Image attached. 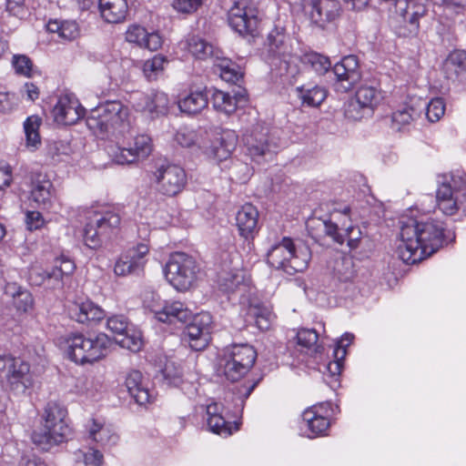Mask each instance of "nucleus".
<instances>
[{
	"label": "nucleus",
	"instance_id": "f257e3e1",
	"mask_svg": "<svg viewBox=\"0 0 466 466\" xmlns=\"http://www.w3.org/2000/svg\"><path fill=\"white\" fill-rule=\"evenodd\" d=\"M400 258L407 264H415L430 257L447 244L451 238L442 221L432 217L402 218L400 221Z\"/></svg>",
	"mask_w": 466,
	"mask_h": 466
},
{
	"label": "nucleus",
	"instance_id": "f03ea898",
	"mask_svg": "<svg viewBox=\"0 0 466 466\" xmlns=\"http://www.w3.org/2000/svg\"><path fill=\"white\" fill-rule=\"evenodd\" d=\"M269 246L267 251L268 264L283 270L289 275L303 272L309 267L311 252L306 245H295L289 237H279L277 232L270 233L267 238Z\"/></svg>",
	"mask_w": 466,
	"mask_h": 466
},
{
	"label": "nucleus",
	"instance_id": "7ed1b4c3",
	"mask_svg": "<svg viewBox=\"0 0 466 466\" xmlns=\"http://www.w3.org/2000/svg\"><path fill=\"white\" fill-rule=\"evenodd\" d=\"M86 126L97 135L125 136L130 131L129 109L120 101H106L90 110Z\"/></svg>",
	"mask_w": 466,
	"mask_h": 466
},
{
	"label": "nucleus",
	"instance_id": "20e7f679",
	"mask_svg": "<svg viewBox=\"0 0 466 466\" xmlns=\"http://www.w3.org/2000/svg\"><path fill=\"white\" fill-rule=\"evenodd\" d=\"M68 357L76 363H93L105 358L112 345L110 338L100 332L96 335L73 333L66 340Z\"/></svg>",
	"mask_w": 466,
	"mask_h": 466
},
{
	"label": "nucleus",
	"instance_id": "39448f33",
	"mask_svg": "<svg viewBox=\"0 0 466 466\" xmlns=\"http://www.w3.org/2000/svg\"><path fill=\"white\" fill-rule=\"evenodd\" d=\"M66 415L64 407L56 402H48L43 414V426L32 434L33 442L44 451L62 442L68 432Z\"/></svg>",
	"mask_w": 466,
	"mask_h": 466
},
{
	"label": "nucleus",
	"instance_id": "423d86ee",
	"mask_svg": "<svg viewBox=\"0 0 466 466\" xmlns=\"http://www.w3.org/2000/svg\"><path fill=\"white\" fill-rule=\"evenodd\" d=\"M436 202L445 216H454L460 212L466 215V177L455 174L443 176L436 191Z\"/></svg>",
	"mask_w": 466,
	"mask_h": 466
},
{
	"label": "nucleus",
	"instance_id": "0eeeda50",
	"mask_svg": "<svg viewBox=\"0 0 466 466\" xmlns=\"http://www.w3.org/2000/svg\"><path fill=\"white\" fill-rule=\"evenodd\" d=\"M238 141V137L234 130L212 127L201 134L198 146L208 158L220 162L231 156Z\"/></svg>",
	"mask_w": 466,
	"mask_h": 466
},
{
	"label": "nucleus",
	"instance_id": "6e6552de",
	"mask_svg": "<svg viewBox=\"0 0 466 466\" xmlns=\"http://www.w3.org/2000/svg\"><path fill=\"white\" fill-rule=\"evenodd\" d=\"M257 352L248 344H234L223 350L219 366L228 380L238 381L255 363Z\"/></svg>",
	"mask_w": 466,
	"mask_h": 466
},
{
	"label": "nucleus",
	"instance_id": "1a4fd4ad",
	"mask_svg": "<svg viewBox=\"0 0 466 466\" xmlns=\"http://www.w3.org/2000/svg\"><path fill=\"white\" fill-rule=\"evenodd\" d=\"M196 260L184 252L173 253L164 268L167 280L180 291L187 290L197 279Z\"/></svg>",
	"mask_w": 466,
	"mask_h": 466
},
{
	"label": "nucleus",
	"instance_id": "9d476101",
	"mask_svg": "<svg viewBox=\"0 0 466 466\" xmlns=\"http://www.w3.org/2000/svg\"><path fill=\"white\" fill-rule=\"evenodd\" d=\"M0 379L15 394L25 393L34 384L29 363L10 355L0 356Z\"/></svg>",
	"mask_w": 466,
	"mask_h": 466
},
{
	"label": "nucleus",
	"instance_id": "9b49d317",
	"mask_svg": "<svg viewBox=\"0 0 466 466\" xmlns=\"http://www.w3.org/2000/svg\"><path fill=\"white\" fill-rule=\"evenodd\" d=\"M120 225V217L112 210L95 212L88 218L83 238L86 247L96 249L101 246L103 238H109Z\"/></svg>",
	"mask_w": 466,
	"mask_h": 466
},
{
	"label": "nucleus",
	"instance_id": "f8f14e48",
	"mask_svg": "<svg viewBox=\"0 0 466 466\" xmlns=\"http://www.w3.org/2000/svg\"><path fill=\"white\" fill-rule=\"evenodd\" d=\"M243 143L247 154L258 163L271 158L277 149V145L269 137L268 128L260 123L246 129Z\"/></svg>",
	"mask_w": 466,
	"mask_h": 466
},
{
	"label": "nucleus",
	"instance_id": "ddd939ff",
	"mask_svg": "<svg viewBox=\"0 0 466 466\" xmlns=\"http://www.w3.org/2000/svg\"><path fill=\"white\" fill-rule=\"evenodd\" d=\"M381 99L382 95L378 83H364L357 89L355 99L349 103L345 115L348 118L360 120L365 112L372 113Z\"/></svg>",
	"mask_w": 466,
	"mask_h": 466
},
{
	"label": "nucleus",
	"instance_id": "4468645a",
	"mask_svg": "<svg viewBox=\"0 0 466 466\" xmlns=\"http://www.w3.org/2000/svg\"><path fill=\"white\" fill-rule=\"evenodd\" d=\"M395 9L403 18L404 25L398 34L404 37H415L420 32V20L428 15V8L422 0H396Z\"/></svg>",
	"mask_w": 466,
	"mask_h": 466
},
{
	"label": "nucleus",
	"instance_id": "2eb2a0df",
	"mask_svg": "<svg viewBox=\"0 0 466 466\" xmlns=\"http://www.w3.org/2000/svg\"><path fill=\"white\" fill-rule=\"evenodd\" d=\"M144 305L149 309L161 322H187L191 319L192 312L180 301H161L156 293L150 294V299L146 297Z\"/></svg>",
	"mask_w": 466,
	"mask_h": 466
},
{
	"label": "nucleus",
	"instance_id": "dca6fc26",
	"mask_svg": "<svg viewBox=\"0 0 466 466\" xmlns=\"http://www.w3.org/2000/svg\"><path fill=\"white\" fill-rule=\"evenodd\" d=\"M157 192L164 196L175 197L187 185V174L184 168L177 165H162L153 173Z\"/></svg>",
	"mask_w": 466,
	"mask_h": 466
},
{
	"label": "nucleus",
	"instance_id": "f3484780",
	"mask_svg": "<svg viewBox=\"0 0 466 466\" xmlns=\"http://www.w3.org/2000/svg\"><path fill=\"white\" fill-rule=\"evenodd\" d=\"M228 22L240 35H253L259 23L258 10L250 6L247 0L237 1L228 10Z\"/></svg>",
	"mask_w": 466,
	"mask_h": 466
},
{
	"label": "nucleus",
	"instance_id": "a211bd4d",
	"mask_svg": "<svg viewBox=\"0 0 466 466\" xmlns=\"http://www.w3.org/2000/svg\"><path fill=\"white\" fill-rule=\"evenodd\" d=\"M152 151L151 138L147 135H137L126 146H111L108 154L112 159L119 164L126 165L147 157Z\"/></svg>",
	"mask_w": 466,
	"mask_h": 466
},
{
	"label": "nucleus",
	"instance_id": "6ab92c4d",
	"mask_svg": "<svg viewBox=\"0 0 466 466\" xmlns=\"http://www.w3.org/2000/svg\"><path fill=\"white\" fill-rule=\"evenodd\" d=\"M148 251L147 245L144 243H139L136 247L128 248L116 261L115 274L119 277L140 274L144 270L147 261L146 256Z\"/></svg>",
	"mask_w": 466,
	"mask_h": 466
},
{
	"label": "nucleus",
	"instance_id": "aec40b11",
	"mask_svg": "<svg viewBox=\"0 0 466 466\" xmlns=\"http://www.w3.org/2000/svg\"><path fill=\"white\" fill-rule=\"evenodd\" d=\"M332 72L336 76V88L341 92H348L360 80L359 60L356 56H344L335 64Z\"/></svg>",
	"mask_w": 466,
	"mask_h": 466
},
{
	"label": "nucleus",
	"instance_id": "412c9836",
	"mask_svg": "<svg viewBox=\"0 0 466 466\" xmlns=\"http://www.w3.org/2000/svg\"><path fill=\"white\" fill-rule=\"evenodd\" d=\"M211 316L208 313H201L194 318L184 331L187 338L189 347L194 350H204L210 340Z\"/></svg>",
	"mask_w": 466,
	"mask_h": 466
},
{
	"label": "nucleus",
	"instance_id": "4be33fe9",
	"mask_svg": "<svg viewBox=\"0 0 466 466\" xmlns=\"http://www.w3.org/2000/svg\"><path fill=\"white\" fill-rule=\"evenodd\" d=\"M85 109L72 95L61 96L53 109L55 121L62 125H73L84 116Z\"/></svg>",
	"mask_w": 466,
	"mask_h": 466
},
{
	"label": "nucleus",
	"instance_id": "5701e85b",
	"mask_svg": "<svg viewBox=\"0 0 466 466\" xmlns=\"http://www.w3.org/2000/svg\"><path fill=\"white\" fill-rule=\"evenodd\" d=\"M56 199L55 188L46 177L42 173H35L31 180L30 200L42 209H49Z\"/></svg>",
	"mask_w": 466,
	"mask_h": 466
},
{
	"label": "nucleus",
	"instance_id": "b1692460",
	"mask_svg": "<svg viewBox=\"0 0 466 466\" xmlns=\"http://www.w3.org/2000/svg\"><path fill=\"white\" fill-rule=\"evenodd\" d=\"M328 402L314 405L302 414L303 427L309 431L308 437L315 438L322 435L329 427V420L327 418V411L324 410L329 406Z\"/></svg>",
	"mask_w": 466,
	"mask_h": 466
},
{
	"label": "nucleus",
	"instance_id": "393cba45",
	"mask_svg": "<svg viewBox=\"0 0 466 466\" xmlns=\"http://www.w3.org/2000/svg\"><path fill=\"white\" fill-rule=\"evenodd\" d=\"M341 6L338 0H315L311 5L310 18L313 23L325 28L340 15Z\"/></svg>",
	"mask_w": 466,
	"mask_h": 466
},
{
	"label": "nucleus",
	"instance_id": "a878e982",
	"mask_svg": "<svg viewBox=\"0 0 466 466\" xmlns=\"http://www.w3.org/2000/svg\"><path fill=\"white\" fill-rule=\"evenodd\" d=\"M85 428L88 439L96 442L101 447H111L118 441V435L112 427L98 419H89Z\"/></svg>",
	"mask_w": 466,
	"mask_h": 466
},
{
	"label": "nucleus",
	"instance_id": "bb28decb",
	"mask_svg": "<svg viewBox=\"0 0 466 466\" xmlns=\"http://www.w3.org/2000/svg\"><path fill=\"white\" fill-rule=\"evenodd\" d=\"M126 40L141 48L157 51L162 46V37L157 32L148 33L145 27L131 25L126 32Z\"/></svg>",
	"mask_w": 466,
	"mask_h": 466
},
{
	"label": "nucleus",
	"instance_id": "cd10ccee",
	"mask_svg": "<svg viewBox=\"0 0 466 466\" xmlns=\"http://www.w3.org/2000/svg\"><path fill=\"white\" fill-rule=\"evenodd\" d=\"M258 211L251 204L243 205L236 215V225L239 235L246 238H253L258 232Z\"/></svg>",
	"mask_w": 466,
	"mask_h": 466
},
{
	"label": "nucleus",
	"instance_id": "c85d7f7f",
	"mask_svg": "<svg viewBox=\"0 0 466 466\" xmlns=\"http://www.w3.org/2000/svg\"><path fill=\"white\" fill-rule=\"evenodd\" d=\"M289 36L283 28L275 27L267 37L268 56L272 59L286 61L291 55V48L288 43Z\"/></svg>",
	"mask_w": 466,
	"mask_h": 466
},
{
	"label": "nucleus",
	"instance_id": "c756f323",
	"mask_svg": "<svg viewBox=\"0 0 466 466\" xmlns=\"http://www.w3.org/2000/svg\"><path fill=\"white\" fill-rule=\"evenodd\" d=\"M69 316L72 319L87 324L91 321H99L104 319L105 311L92 301L75 303L69 308Z\"/></svg>",
	"mask_w": 466,
	"mask_h": 466
},
{
	"label": "nucleus",
	"instance_id": "7c9ffc66",
	"mask_svg": "<svg viewBox=\"0 0 466 466\" xmlns=\"http://www.w3.org/2000/svg\"><path fill=\"white\" fill-rule=\"evenodd\" d=\"M143 376L139 370L129 371L125 380V385L127 389L129 395L139 405H146L150 402L151 395L148 389L142 381Z\"/></svg>",
	"mask_w": 466,
	"mask_h": 466
},
{
	"label": "nucleus",
	"instance_id": "2f4dec72",
	"mask_svg": "<svg viewBox=\"0 0 466 466\" xmlns=\"http://www.w3.org/2000/svg\"><path fill=\"white\" fill-rule=\"evenodd\" d=\"M187 46L189 53L197 59H211L215 63L223 54L218 48L214 47L205 39L192 35L187 41Z\"/></svg>",
	"mask_w": 466,
	"mask_h": 466
},
{
	"label": "nucleus",
	"instance_id": "473e14b6",
	"mask_svg": "<svg viewBox=\"0 0 466 466\" xmlns=\"http://www.w3.org/2000/svg\"><path fill=\"white\" fill-rule=\"evenodd\" d=\"M101 16L107 23H120L125 20L128 6L127 0H98Z\"/></svg>",
	"mask_w": 466,
	"mask_h": 466
},
{
	"label": "nucleus",
	"instance_id": "72a5a7b5",
	"mask_svg": "<svg viewBox=\"0 0 466 466\" xmlns=\"http://www.w3.org/2000/svg\"><path fill=\"white\" fill-rule=\"evenodd\" d=\"M208 104V94L202 90L192 91L178 100L181 112L187 115L200 113Z\"/></svg>",
	"mask_w": 466,
	"mask_h": 466
},
{
	"label": "nucleus",
	"instance_id": "f704fd0d",
	"mask_svg": "<svg viewBox=\"0 0 466 466\" xmlns=\"http://www.w3.org/2000/svg\"><path fill=\"white\" fill-rule=\"evenodd\" d=\"M274 315L268 306L250 304L247 311V322L254 323L260 330L270 328Z\"/></svg>",
	"mask_w": 466,
	"mask_h": 466
},
{
	"label": "nucleus",
	"instance_id": "c9c22d12",
	"mask_svg": "<svg viewBox=\"0 0 466 466\" xmlns=\"http://www.w3.org/2000/svg\"><path fill=\"white\" fill-rule=\"evenodd\" d=\"M245 100L244 96L240 94L231 95L228 92L215 90L212 95L213 106L217 111L231 115L238 107V104Z\"/></svg>",
	"mask_w": 466,
	"mask_h": 466
},
{
	"label": "nucleus",
	"instance_id": "e433bc0d",
	"mask_svg": "<svg viewBox=\"0 0 466 466\" xmlns=\"http://www.w3.org/2000/svg\"><path fill=\"white\" fill-rule=\"evenodd\" d=\"M244 272L238 268L228 271L223 269L218 274V285L219 289L227 293H231L244 285Z\"/></svg>",
	"mask_w": 466,
	"mask_h": 466
},
{
	"label": "nucleus",
	"instance_id": "4c0bfd02",
	"mask_svg": "<svg viewBox=\"0 0 466 466\" xmlns=\"http://www.w3.org/2000/svg\"><path fill=\"white\" fill-rule=\"evenodd\" d=\"M420 110L413 105H404L402 107L394 111L391 115V127L397 131H400L419 116Z\"/></svg>",
	"mask_w": 466,
	"mask_h": 466
},
{
	"label": "nucleus",
	"instance_id": "58836bf2",
	"mask_svg": "<svg viewBox=\"0 0 466 466\" xmlns=\"http://www.w3.org/2000/svg\"><path fill=\"white\" fill-rule=\"evenodd\" d=\"M298 96L301 99L302 104L309 106H319L326 98V90L319 86H301L296 88Z\"/></svg>",
	"mask_w": 466,
	"mask_h": 466
},
{
	"label": "nucleus",
	"instance_id": "ea45409f",
	"mask_svg": "<svg viewBox=\"0 0 466 466\" xmlns=\"http://www.w3.org/2000/svg\"><path fill=\"white\" fill-rule=\"evenodd\" d=\"M76 266L72 259L62 256L56 259L54 268L50 269L51 277L54 279L53 289L63 286V278L70 276L75 271Z\"/></svg>",
	"mask_w": 466,
	"mask_h": 466
},
{
	"label": "nucleus",
	"instance_id": "a19ab883",
	"mask_svg": "<svg viewBox=\"0 0 466 466\" xmlns=\"http://www.w3.org/2000/svg\"><path fill=\"white\" fill-rule=\"evenodd\" d=\"M216 70L220 77L228 83H237L242 78V73L237 68V66L230 60L223 56L214 63Z\"/></svg>",
	"mask_w": 466,
	"mask_h": 466
},
{
	"label": "nucleus",
	"instance_id": "79ce46f5",
	"mask_svg": "<svg viewBox=\"0 0 466 466\" xmlns=\"http://www.w3.org/2000/svg\"><path fill=\"white\" fill-rule=\"evenodd\" d=\"M46 29L50 33H56L65 40L75 39L78 35V25L75 21L51 20L47 23Z\"/></svg>",
	"mask_w": 466,
	"mask_h": 466
},
{
	"label": "nucleus",
	"instance_id": "37998d69",
	"mask_svg": "<svg viewBox=\"0 0 466 466\" xmlns=\"http://www.w3.org/2000/svg\"><path fill=\"white\" fill-rule=\"evenodd\" d=\"M333 273L340 281H350L355 277L354 262L351 257L339 256L333 263Z\"/></svg>",
	"mask_w": 466,
	"mask_h": 466
},
{
	"label": "nucleus",
	"instance_id": "c03bdc74",
	"mask_svg": "<svg viewBox=\"0 0 466 466\" xmlns=\"http://www.w3.org/2000/svg\"><path fill=\"white\" fill-rule=\"evenodd\" d=\"M444 71L450 79L457 77L461 72L466 71V53H451L444 63Z\"/></svg>",
	"mask_w": 466,
	"mask_h": 466
},
{
	"label": "nucleus",
	"instance_id": "a18cd8bd",
	"mask_svg": "<svg viewBox=\"0 0 466 466\" xmlns=\"http://www.w3.org/2000/svg\"><path fill=\"white\" fill-rule=\"evenodd\" d=\"M6 292L11 293L14 304L18 310L26 312L33 308V296L28 290L21 287L9 286Z\"/></svg>",
	"mask_w": 466,
	"mask_h": 466
},
{
	"label": "nucleus",
	"instance_id": "49530a36",
	"mask_svg": "<svg viewBox=\"0 0 466 466\" xmlns=\"http://www.w3.org/2000/svg\"><path fill=\"white\" fill-rule=\"evenodd\" d=\"M116 340L122 348L127 349L132 352L139 351L143 345L141 331L133 326Z\"/></svg>",
	"mask_w": 466,
	"mask_h": 466
},
{
	"label": "nucleus",
	"instance_id": "de8ad7c7",
	"mask_svg": "<svg viewBox=\"0 0 466 466\" xmlns=\"http://www.w3.org/2000/svg\"><path fill=\"white\" fill-rule=\"evenodd\" d=\"M302 62L309 66L319 75L325 74L331 67L329 58L316 52L306 53L302 56Z\"/></svg>",
	"mask_w": 466,
	"mask_h": 466
},
{
	"label": "nucleus",
	"instance_id": "09e8293b",
	"mask_svg": "<svg viewBox=\"0 0 466 466\" xmlns=\"http://www.w3.org/2000/svg\"><path fill=\"white\" fill-rule=\"evenodd\" d=\"M41 125V118L37 116H28L24 123V129L26 137V146L34 148L41 144L40 136L38 133Z\"/></svg>",
	"mask_w": 466,
	"mask_h": 466
},
{
	"label": "nucleus",
	"instance_id": "8fccbe9b",
	"mask_svg": "<svg viewBox=\"0 0 466 466\" xmlns=\"http://www.w3.org/2000/svg\"><path fill=\"white\" fill-rule=\"evenodd\" d=\"M168 97L163 92H157L147 98L145 109L153 116L164 115L168 108Z\"/></svg>",
	"mask_w": 466,
	"mask_h": 466
},
{
	"label": "nucleus",
	"instance_id": "3c124183",
	"mask_svg": "<svg viewBox=\"0 0 466 466\" xmlns=\"http://www.w3.org/2000/svg\"><path fill=\"white\" fill-rule=\"evenodd\" d=\"M298 344L317 353L321 347L317 345L319 336L315 329H302L297 334Z\"/></svg>",
	"mask_w": 466,
	"mask_h": 466
},
{
	"label": "nucleus",
	"instance_id": "603ef678",
	"mask_svg": "<svg viewBox=\"0 0 466 466\" xmlns=\"http://www.w3.org/2000/svg\"><path fill=\"white\" fill-rule=\"evenodd\" d=\"M418 102L426 106V116L430 122L439 121L445 113V103L441 97L432 98L427 104L420 99Z\"/></svg>",
	"mask_w": 466,
	"mask_h": 466
},
{
	"label": "nucleus",
	"instance_id": "864d4df0",
	"mask_svg": "<svg viewBox=\"0 0 466 466\" xmlns=\"http://www.w3.org/2000/svg\"><path fill=\"white\" fill-rule=\"evenodd\" d=\"M165 64L167 61L164 56H155L145 62L143 72L149 80L156 79L163 72Z\"/></svg>",
	"mask_w": 466,
	"mask_h": 466
},
{
	"label": "nucleus",
	"instance_id": "5fc2aeb1",
	"mask_svg": "<svg viewBox=\"0 0 466 466\" xmlns=\"http://www.w3.org/2000/svg\"><path fill=\"white\" fill-rule=\"evenodd\" d=\"M164 380L168 385L178 386L183 381V371L180 366L173 361H167L162 370Z\"/></svg>",
	"mask_w": 466,
	"mask_h": 466
},
{
	"label": "nucleus",
	"instance_id": "6e6d98bb",
	"mask_svg": "<svg viewBox=\"0 0 466 466\" xmlns=\"http://www.w3.org/2000/svg\"><path fill=\"white\" fill-rule=\"evenodd\" d=\"M207 423L208 429L213 433L222 435V436H229L232 434V427L229 422H228L222 415L215 416V417H208Z\"/></svg>",
	"mask_w": 466,
	"mask_h": 466
},
{
	"label": "nucleus",
	"instance_id": "4d7b16f0",
	"mask_svg": "<svg viewBox=\"0 0 466 466\" xmlns=\"http://www.w3.org/2000/svg\"><path fill=\"white\" fill-rule=\"evenodd\" d=\"M132 326H130L128 319L124 315H113L106 320V328L114 334L122 336Z\"/></svg>",
	"mask_w": 466,
	"mask_h": 466
},
{
	"label": "nucleus",
	"instance_id": "13d9d810",
	"mask_svg": "<svg viewBox=\"0 0 466 466\" xmlns=\"http://www.w3.org/2000/svg\"><path fill=\"white\" fill-rule=\"evenodd\" d=\"M12 65L16 74L30 77L33 73V62L25 55H15Z\"/></svg>",
	"mask_w": 466,
	"mask_h": 466
},
{
	"label": "nucleus",
	"instance_id": "bf43d9fd",
	"mask_svg": "<svg viewBox=\"0 0 466 466\" xmlns=\"http://www.w3.org/2000/svg\"><path fill=\"white\" fill-rule=\"evenodd\" d=\"M28 279L32 285L41 286L47 283L52 288L54 279L51 277L50 270L43 269L38 267H33L29 271Z\"/></svg>",
	"mask_w": 466,
	"mask_h": 466
},
{
	"label": "nucleus",
	"instance_id": "052dcab7",
	"mask_svg": "<svg viewBox=\"0 0 466 466\" xmlns=\"http://www.w3.org/2000/svg\"><path fill=\"white\" fill-rule=\"evenodd\" d=\"M321 226L324 234L326 236L330 237L334 242L339 245H342L345 242L343 229L339 228L337 224L333 223L330 220H323L321 222Z\"/></svg>",
	"mask_w": 466,
	"mask_h": 466
},
{
	"label": "nucleus",
	"instance_id": "680f3d73",
	"mask_svg": "<svg viewBox=\"0 0 466 466\" xmlns=\"http://www.w3.org/2000/svg\"><path fill=\"white\" fill-rule=\"evenodd\" d=\"M345 242L350 249H356L359 248L361 240V231L358 227L350 226L343 229Z\"/></svg>",
	"mask_w": 466,
	"mask_h": 466
},
{
	"label": "nucleus",
	"instance_id": "e2e57ef3",
	"mask_svg": "<svg viewBox=\"0 0 466 466\" xmlns=\"http://www.w3.org/2000/svg\"><path fill=\"white\" fill-rule=\"evenodd\" d=\"M205 0H174L173 7L185 14H191L198 10Z\"/></svg>",
	"mask_w": 466,
	"mask_h": 466
},
{
	"label": "nucleus",
	"instance_id": "0e129e2a",
	"mask_svg": "<svg viewBox=\"0 0 466 466\" xmlns=\"http://www.w3.org/2000/svg\"><path fill=\"white\" fill-rule=\"evenodd\" d=\"M354 339L353 334L346 332L342 335L341 339L338 341L333 353L340 359H345L347 350L346 348L351 343Z\"/></svg>",
	"mask_w": 466,
	"mask_h": 466
},
{
	"label": "nucleus",
	"instance_id": "69168bd1",
	"mask_svg": "<svg viewBox=\"0 0 466 466\" xmlns=\"http://www.w3.org/2000/svg\"><path fill=\"white\" fill-rule=\"evenodd\" d=\"M27 228L30 230L38 229L44 224V218L39 211H27L25 214Z\"/></svg>",
	"mask_w": 466,
	"mask_h": 466
},
{
	"label": "nucleus",
	"instance_id": "338daca9",
	"mask_svg": "<svg viewBox=\"0 0 466 466\" xmlns=\"http://www.w3.org/2000/svg\"><path fill=\"white\" fill-rule=\"evenodd\" d=\"M103 454L96 449H89L84 454V462L86 466H100L103 463Z\"/></svg>",
	"mask_w": 466,
	"mask_h": 466
},
{
	"label": "nucleus",
	"instance_id": "774afa93",
	"mask_svg": "<svg viewBox=\"0 0 466 466\" xmlns=\"http://www.w3.org/2000/svg\"><path fill=\"white\" fill-rule=\"evenodd\" d=\"M333 355H334V360L329 361L328 363V365L325 367V369L331 378H336L341 372L344 359H340L339 357H337L334 353H333Z\"/></svg>",
	"mask_w": 466,
	"mask_h": 466
}]
</instances>
